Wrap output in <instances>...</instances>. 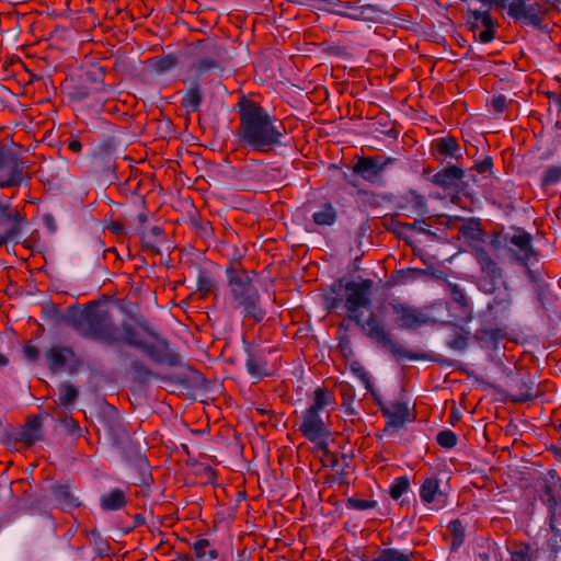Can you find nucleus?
Here are the masks:
<instances>
[{
    "instance_id": "nucleus-1",
    "label": "nucleus",
    "mask_w": 561,
    "mask_h": 561,
    "mask_svg": "<svg viewBox=\"0 0 561 561\" xmlns=\"http://www.w3.org/2000/svg\"><path fill=\"white\" fill-rule=\"evenodd\" d=\"M69 323L83 337L107 345L125 344L141 351L157 365L175 367L181 364L180 355L148 320L123 321L117 327L108 309L98 301H91L71 312Z\"/></svg>"
},
{
    "instance_id": "nucleus-2",
    "label": "nucleus",
    "mask_w": 561,
    "mask_h": 561,
    "mask_svg": "<svg viewBox=\"0 0 561 561\" xmlns=\"http://www.w3.org/2000/svg\"><path fill=\"white\" fill-rule=\"evenodd\" d=\"M374 285L370 278H360L358 282L335 279L330 287L331 295L325 297V306L330 312L344 310L346 318L360 327L370 340L386 346L383 304L370 309Z\"/></svg>"
},
{
    "instance_id": "nucleus-3",
    "label": "nucleus",
    "mask_w": 561,
    "mask_h": 561,
    "mask_svg": "<svg viewBox=\"0 0 561 561\" xmlns=\"http://www.w3.org/2000/svg\"><path fill=\"white\" fill-rule=\"evenodd\" d=\"M239 125L236 137L241 148L268 154L283 147L284 123L272 116L259 102L242 95L237 105Z\"/></svg>"
},
{
    "instance_id": "nucleus-4",
    "label": "nucleus",
    "mask_w": 561,
    "mask_h": 561,
    "mask_svg": "<svg viewBox=\"0 0 561 561\" xmlns=\"http://www.w3.org/2000/svg\"><path fill=\"white\" fill-rule=\"evenodd\" d=\"M335 404L334 393L327 388L318 387L313 391L312 403L301 412L298 430L317 448H324L328 445L331 430L327 420L330 417L329 409H333Z\"/></svg>"
},
{
    "instance_id": "nucleus-5",
    "label": "nucleus",
    "mask_w": 561,
    "mask_h": 561,
    "mask_svg": "<svg viewBox=\"0 0 561 561\" xmlns=\"http://www.w3.org/2000/svg\"><path fill=\"white\" fill-rule=\"evenodd\" d=\"M228 286L232 299V307L239 309L244 319L261 322L266 312L261 305V296L253 285L248 271L240 262L231 261L226 268Z\"/></svg>"
},
{
    "instance_id": "nucleus-6",
    "label": "nucleus",
    "mask_w": 561,
    "mask_h": 561,
    "mask_svg": "<svg viewBox=\"0 0 561 561\" xmlns=\"http://www.w3.org/2000/svg\"><path fill=\"white\" fill-rule=\"evenodd\" d=\"M488 8L505 11L506 15L515 22L539 28L542 15L546 14L558 0H541L529 3L527 0H478Z\"/></svg>"
},
{
    "instance_id": "nucleus-7",
    "label": "nucleus",
    "mask_w": 561,
    "mask_h": 561,
    "mask_svg": "<svg viewBox=\"0 0 561 561\" xmlns=\"http://www.w3.org/2000/svg\"><path fill=\"white\" fill-rule=\"evenodd\" d=\"M193 62L190 70L196 79L209 76L216 70L222 69L227 58V49L216 39L204 38L191 44Z\"/></svg>"
},
{
    "instance_id": "nucleus-8",
    "label": "nucleus",
    "mask_w": 561,
    "mask_h": 561,
    "mask_svg": "<svg viewBox=\"0 0 561 561\" xmlns=\"http://www.w3.org/2000/svg\"><path fill=\"white\" fill-rule=\"evenodd\" d=\"M415 419V408L409 399L401 397L399 400L392 401L388 405V435L398 433Z\"/></svg>"
},
{
    "instance_id": "nucleus-9",
    "label": "nucleus",
    "mask_w": 561,
    "mask_h": 561,
    "mask_svg": "<svg viewBox=\"0 0 561 561\" xmlns=\"http://www.w3.org/2000/svg\"><path fill=\"white\" fill-rule=\"evenodd\" d=\"M474 255L482 273L481 289L486 294H494L497 283L502 280L501 268L484 249H476Z\"/></svg>"
},
{
    "instance_id": "nucleus-10",
    "label": "nucleus",
    "mask_w": 561,
    "mask_h": 561,
    "mask_svg": "<svg viewBox=\"0 0 561 561\" xmlns=\"http://www.w3.org/2000/svg\"><path fill=\"white\" fill-rule=\"evenodd\" d=\"M23 162L10 150L0 148V188L20 186L23 182Z\"/></svg>"
},
{
    "instance_id": "nucleus-11",
    "label": "nucleus",
    "mask_w": 561,
    "mask_h": 561,
    "mask_svg": "<svg viewBox=\"0 0 561 561\" xmlns=\"http://www.w3.org/2000/svg\"><path fill=\"white\" fill-rule=\"evenodd\" d=\"M356 162L353 165V173L369 183H379L386 168V158L376 154L373 157L355 156Z\"/></svg>"
},
{
    "instance_id": "nucleus-12",
    "label": "nucleus",
    "mask_w": 561,
    "mask_h": 561,
    "mask_svg": "<svg viewBox=\"0 0 561 561\" xmlns=\"http://www.w3.org/2000/svg\"><path fill=\"white\" fill-rule=\"evenodd\" d=\"M244 352L247 354V371L252 378L262 380L273 375V370L270 368L266 359L267 350H262L251 343L244 342ZM271 352L272 351L268 350V353Z\"/></svg>"
},
{
    "instance_id": "nucleus-13",
    "label": "nucleus",
    "mask_w": 561,
    "mask_h": 561,
    "mask_svg": "<svg viewBox=\"0 0 561 561\" xmlns=\"http://www.w3.org/2000/svg\"><path fill=\"white\" fill-rule=\"evenodd\" d=\"M490 9L488 10H479V9H468V23L470 25L471 31L477 32L482 28L479 33V41L481 43H490L495 37V23L490 13Z\"/></svg>"
},
{
    "instance_id": "nucleus-14",
    "label": "nucleus",
    "mask_w": 561,
    "mask_h": 561,
    "mask_svg": "<svg viewBox=\"0 0 561 561\" xmlns=\"http://www.w3.org/2000/svg\"><path fill=\"white\" fill-rule=\"evenodd\" d=\"M65 90L69 100L72 102L92 100L98 104H104L107 100L98 92V89L85 84L80 79H78L77 81L71 79L69 82L66 83Z\"/></svg>"
},
{
    "instance_id": "nucleus-15",
    "label": "nucleus",
    "mask_w": 561,
    "mask_h": 561,
    "mask_svg": "<svg viewBox=\"0 0 561 561\" xmlns=\"http://www.w3.org/2000/svg\"><path fill=\"white\" fill-rule=\"evenodd\" d=\"M507 242L517 249L516 259L526 264L536 252L533 247V236L523 230L517 229L516 232L506 238Z\"/></svg>"
},
{
    "instance_id": "nucleus-16",
    "label": "nucleus",
    "mask_w": 561,
    "mask_h": 561,
    "mask_svg": "<svg viewBox=\"0 0 561 561\" xmlns=\"http://www.w3.org/2000/svg\"><path fill=\"white\" fill-rule=\"evenodd\" d=\"M510 391L514 402H526L537 397L535 381L529 376L514 378Z\"/></svg>"
},
{
    "instance_id": "nucleus-17",
    "label": "nucleus",
    "mask_w": 561,
    "mask_h": 561,
    "mask_svg": "<svg viewBox=\"0 0 561 561\" xmlns=\"http://www.w3.org/2000/svg\"><path fill=\"white\" fill-rule=\"evenodd\" d=\"M394 322L402 329H415L425 322L423 316L414 308L404 305H392Z\"/></svg>"
},
{
    "instance_id": "nucleus-18",
    "label": "nucleus",
    "mask_w": 561,
    "mask_h": 561,
    "mask_svg": "<svg viewBox=\"0 0 561 561\" xmlns=\"http://www.w3.org/2000/svg\"><path fill=\"white\" fill-rule=\"evenodd\" d=\"M79 79L85 84L98 89V92L106 99L114 91L112 84H106L104 82L105 70L103 67L93 66L80 76Z\"/></svg>"
},
{
    "instance_id": "nucleus-19",
    "label": "nucleus",
    "mask_w": 561,
    "mask_h": 561,
    "mask_svg": "<svg viewBox=\"0 0 561 561\" xmlns=\"http://www.w3.org/2000/svg\"><path fill=\"white\" fill-rule=\"evenodd\" d=\"M72 355L73 351L71 348L55 345L47 350L45 357L50 371L59 373L66 367L68 358Z\"/></svg>"
},
{
    "instance_id": "nucleus-20",
    "label": "nucleus",
    "mask_w": 561,
    "mask_h": 561,
    "mask_svg": "<svg viewBox=\"0 0 561 561\" xmlns=\"http://www.w3.org/2000/svg\"><path fill=\"white\" fill-rule=\"evenodd\" d=\"M42 423L43 420L38 415L30 417L22 427L18 440L23 443L27 448L32 447L36 442L42 439Z\"/></svg>"
},
{
    "instance_id": "nucleus-21",
    "label": "nucleus",
    "mask_w": 561,
    "mask_h": 561,
    "mask_svg": "<svg viewBox=\"0 0 561 561\" xmlns=\"http://www.w3.org/2000/svg\"><path fill=\"white\" fill-rule=\"evenodd\" d=\"M465 172L462 169L450 165L433 176V183L443 188H450L458 184L462 180Z\"/></svg>"
},
{
    "instance_id": "nucleus-22",
    "label": "nucleus",
    "mask_w": 561,
    "mask_h": 561,
    "mask_svg": "<svg viewBox=\"0 0 561 561\" xmlns=\"http://www.w3.org/2000/svg\"><path fill=\"white\" fill-rule=\"evenodd\" d=\"M204 93L198 82H194L181 99V107L186 113H195L201 108Z\"/></svg>"
},
{
    "instance_id": "nucleus-23",
    "label": "nucleus",
    "mask_w": 561,
    "mask_h": 561,
    "mask_svg": "<svg viewBox=\"0 0 561 561\" xmlns=\"http://www.w3.org/2000/svg\"><path fill=\"white\" fill-rule=\"evenodd\" d=\"M447 288L449 290V294L453 298V300L459 306L461 314L459 318L462 321H470L471 320V305L467 296L465 295L462 288L455 283H448Z\"/></svg>"
},
{
    "instance_id": "nucleus-24",
    "label": "nucleus",
    "mask_w": 561,
    "mask_h": 561,
    "mask_svg": "<svg viewBox=\"0 0 561 561\" xmlns=\"http://www.w3.org/2000/svg\"><path fill=\"white\" fill-rule=\"evenodd\" d=\"M51 494L64 510H71L80 506V502L75 496L68 484L53 485Z\"/></svg>"
},
{
    "instance_id": "nucleus-25",
    "label": "nucleus",
    "mask_w": 561,
    "mask_h": 561,
    "mask_svg": "<svg viewBox=\"0 0 561 561\" xmlns=\"http://www.w3.org/2000/svg\"><path fill=\"white\" fill-rule=\"evenodd\" d=\"M433 149L443 157L458 159L461 157L458 141L455 137L446 136L437 138L432 144Z\"/></svg>"
},
{
    "instance_id": "nucleus-26",
    "label": "nucleus",
    "mask_w": 561,
    "mask_h": 561,
    "mask_svg": "<svg viewBox=\"0 0 561 561\" xmlns=\"http://www.w3.org/2000/svg\"><path fill=\"white\" fill-rule=\"evenodd\" d=\"M323 453L324 461L330 466L336 473H340L341 476L347 474V470L350 469V461L351 458H348L345 454H342L339 456L335 453H332L329 450L328 445H325L324 448H318Z\"/></svg>"
},
{
    "instance_id": "nucleus-27",
    "label": "nucleus",
    "mask_w": 561,
    "mask_h": 561,
    "mask_svg": "<svg viewBox=\"0 0 561 561\" xmlns=\"http://www.w3.org/2000/svg\"><path fill=\"white\" fill-rule=\"evenodd\" d=\"M126 503V495L121 489H115L101 497V507L106 512L121 510Z\"/></svg>"
},
{
    "instance_id": "nucleus-28",
    "label": "nucleus",
    "mask_w": 561,
    "mask_h": 561,
    "mask_svg": "<svg viewBox=\"0 0 561 561\" xmlns=\"http://www.w3.org/2000/svg\"><path fill=\"white\" fill-rule=\"evenodd\" d=\"M337 219V213L330 203L322 204L312 215V220L318 226H332Z\"/></svg>"
},
{
    "instance_id": "nucleus-29",
    "label": "nucleus",
    "mask_w": 561,
    "mask_h": 561,
    "mask_svg": "<svg viewBox=\"0 0 561 561\" xmlns=\"http://www.w3.org/2000/svg\"><path fill=\"white\" fill-rule=\"evenodd\" d=\"M216 279L206 268L199 267L197 274V293L202 299L206 298L216 288Z\"/></svg>"
},
{
    "instance_id": "nucleus-30",
    "label": "nucleus",
    "mask_w": 561,
    "mask_h": 561,
    "mask_svg": "<svg viewBox=\"0 0 561 561\" xmlns=\"http://www.w3.org/2000/svg\"><path fill=\"white\" fill-rule=\"evenodd\" d=\"M336 390L339 391L342 399V408L344 412L348 415H354L355 410L353 408V401L355 399V389L354 387L345 381L336 383Z\"/></svg>"
},
{
    "instance_id": "nucleus-31",
    "label": "nucleus",
    "mask_w": 561,
    "mask_h": 561,
    "mask_svg": "<svg viewBox=\"0 0 561 561\" xmlns=\"http://www.w3.org/2000/svg\"><path fill=\"white\" fill-rule=\"evenodd\" d=\"M539 550L529 543H518L511 551L510 561H537Z\"/></svg>"
},
{
    "instance_id": "nucleus-32",
    "label": "nucleus",
    "mask_w": 561,
    "mask_h": 561,
    "mask_svg": "<svg viewBox=\"0 0 561 561\" xmlns=\"http://www.w3.org/2000/svg\"><path fill=\"white\" fill-rule=\"evenodd\" d=\"M129 373L139 383H147L150 378L157 375L139 358H134L129 364Z\"/></svg>"
},
{
    "instance_id": "nucleus-33",
    "label": "nucleus",
    "mask_w": 561,
    "mask_h": 561,
    "mask_svg": "<svg viewBox=\"0 0 561 561\" xmlns=\"http://www.w3.org/2000/svg\"><path fill=\"white\" fill-rule=\"evenodd\" d=\"M164 231L160 226H153L148 231L142 229L139 230V236L142 241V245L153 252H159L157 243L162 238Z\"/></svg>"
},
{
    "instance_id": "nucleus-34",
    "label": "nucleus",
    "mask_w": 561,
    "mask_h": 561,
    "mask_svg": "<svg viewBox=\"0 0 561 561\" xmlns=\"http://www.w3.org/2000/svg\"><path fill=\"white\" fill-rule=\"evenodd\" d=\"M79 396L78 389L68 381H62L58 386L57 404L60 407H68L72 404Z\"/></svg>"
},
{
    "instance_id": "nucleus-35",
    "label": "nucleus",
    "mask_w": 561,
    "mask_h": 561,
    "mask_svg": "<svg viewBox=\"0 0 561 561\" xmlns=\"http://www.w3.org/2000/svg\"><path fill=\"white\" fill-rule=\"evenodd\" d=\"M357 374L363 383L365 385L366 390L371 394L374 401L378 405L382 415L386 416V402L382 400L381 394L374 389L368 373L364 368H359L357 369Z\"/></svg>"
},
{
    "instance_id": "nucleus-36",
    "label": "nucleus",
    "mask_w": 561,
    "mask_h": 561,
    "mask_svg": "<svg viewBox=\"0 0 561 561\" xmlns=\"http://www.w3.org/2000/svg\"><path fill=\"white\" fill-rule=\"evenodd\" d=\"M438 491V480L435 478L426 479L420 489V497L424 503H433L436 499Z\"/></svg>"
},
{
    "instance_id": "nucleus-37",
    "label": "nucleus",
    "mask_w": 561,
    "mask_h": 561,
    "mask_svg": "<svg viewBox=\"0 0 561 561\" xmlns=\"http://www.w3.org/2000/svg\"><path fill=\"white\" fill-rule=\"evenodd\" d=\"M447 528L450 535L453 536L451 549H459L460 546L463 543L466 537V530L462 522L459 519L451 520L448 524Z\"/></svg>"
},
{
    "instance_id": "nucleus-38",
    "label": "nucleus",
    "mask_w": 561,
    "mask_h": 561,
    "mask_svg": "<svg viewBox=\"0 0 561 561\" xmlns=\"http://www.w3.org/2000/svg\"><path fill=\"white\" fill-rule=\"evenodd\" d=\"M178 57L174 54L164 55L154 59L152 67L159 72H167L178 65Z\"/></svg>"
},
{
    "instance_id": "nucleus-39",
    "label": "nucleus",
    "mask_w": 561,
    "mask_h": 561,
    "mask_svg": "<svg viewBox=\"0 0 561 561\" xmlns=\"http://www.w3.org/2000/svg\"><path fill=\"white\" fill-rule=\"evenodd\" d=\"M357 10H358V13L355 14V16H357L364 21L376 22V21H379L383 14L382 10L378 9L376 5H373V4L362 5Z\"/></svg>"
},
{
    "instance_id": "nucleus-40",
    "label": "nucleus",
    "mask_w": 561,
    "mask_h": 561,
    "mask_svg": "<svg viewBox=\"0 0 561 561\" xmlns=\"http://www.w3.org/2000/svg\"><path fill=\"white\" fill-rule=\"evenodd\" d=\"M410 488V479L408 476H401L396 478L392 484L390 485L389 495L393 500H398Z\"/></svg>"
},
{
    "instance_id": "nucleus-41",
    "label": "nucleus",
    "mask_w": 561,
    "mask_h": 561,
    "mask_svg": "<svg viewBox=\"0 0 561 561\" xmlns=\"http://www.w3.org/2000/svg\"><path fill=\"white\" fill-rule=\"evenodd\" d=\"M561 181V165H549L541 174L542 186H551Z\"/></svg>"
},
{
    "instance_id": "nucleus-42",
    "label": "nucleus",
    "mask_w": 561,
    "mask_h": 561,
    "mask_svg": "<svg viewBox=\"0 0 561 561\" xmlns=\"http://www.w3.org/2000/svg\"><path fill=\"white\" fill-rule=\"evenodd\" d=\"M436 440L444 448H453L457 444V435L450 430H445L437 434Z\"/></svg>"
},
{
    "instance_id": "nucleus-43",
    "label": "nucleus",
    "mask_w": 561,
    "mask_h": 561,
    "mask_svg": "<svg viewBox=\"0 0 561 561\" xmlns=\"http://www.w3.org/2000/svg\"><path fill=\"white\" fill-rule=\"evenodd\" d=\"M210 547H211V542L208 539H206L202 536L197 537V540L192 546V549L195 552V557H196L197 561H201L206 557L207 549Z\"/></svg>"
},
{
    "instance_id": "nucleus-44",
    "label": "nucleus",
    "mask_w": 561,
    "mask_h": 561,
    "mask_svg": "<svg viewBox=\"0 0 561 561\" xmlns=\"http://www.w3.org/2000/svg\"><path fill=\"white\" fill-rule=\"evenodd\" d=\"M346 505L348 508L365 511V510L374 508L377 505V502L374 500L350 497L346 501Z\"/></svg>"
},
{
    "instance_id": "nucleus-45",
    "label": "nucleus",
    "mask_w": 561,
    "mask_h": 561,
    "mask_svg": "<svg viewBox=\"0 0 561 561\" xmlns=\"http://www.w3.org/2000/svg\"><path fill=\"white\" fill-rule=\"evenodd\" d=\"M413 275L412 270H399L388 278V286L405 284Z\"/></svg>"
},
{
    "instance_id": "nucleus-46",
    "label": "nucleus",
    "mask_w": 561,
    "mask_h": 561,
    "mask_svg": "<svg viewBox=\"0 0 561 561\" xmlns=\"http://www.w3.org/2000/svg\"><path fill=\"white\" fill-rule=\"evenodd\" d=\"M388 350L399 359H416L417 358L415 355H412L410 352H408L402 346L391 343L389 340H388Z\"/></svg>"
},
{
    "instance_id": "nucleus-47",
    "label": "nucleus",
    "mask_w": 561,
    "mask_h": 561,
    "mask_svg": "<svg viewBox=\"0 0 561 561\" xmlns=\"http://www.w3.org/2000/svg\"><path fill=\"white\" fill-rule=\"evenodd\" d=\"M23 353L26 359L31 363H36L39 359L41 352L37 346L31 342H26L23 346Z\"/></svg>"
},
{
    "instance_id": "nucleus-48",
    "label": "nucleus",
    "mask_w": 561,
    "mask_h": 561,
    "mask_svg": "<svg viewBox=\"0 0 561 561\" xmlns=\"http://www.w3.org/2000/svg\"><path fill=\"white\" fill-rule=\"evenodd\" d=\"M337 348L345 358H348L353 355L351 341L347 335H342L339 337Z\"/></svg>"
},
{
    "instance_id": "nucleus-49",
    "label": "nucleus",
    "mask_w": 561,
    "mask_h": 561,
    "mask_svg": "<svg viewBox=\"0 0 561 561\" xmlns=\"http://www.w3.org/2000/svg\"><path fill=\"white\" fill-rule=\"evenodd\" d=\"M491 105L496 113H503L507 107V99L503 94L492 98Z\"/></svg>"
},
{
    "instance_id": "nucleus-50",
    "label": "nucleus",
    "mask_w": 561,
    "mask_h": 561,
    "mask_svg": "<svg viewBox=\"0 0 561 561\" xmlns=\"http://www.w3.org/2000/svg\"><path fill=\"white\" fill-rule=\"evenodd\" d=\"M388 561H411L410 553L388 548Z\"/></svg>"
},
{
    "instance_id": "nucleus-51",
    "label": "nucleus",
    "mask_w": 561,
    "mask_h": 561,
    "mask_svg": "<svg viewBox=\"0 0 561 561\" xmlns=\"http://www.w3.org/2000/svg\"><path fill=\"white\" fill-rule=\"evenodd\" d=\"M107 230L112 232L113 234L121 237L126 233L125 226L119 220H113L106 226Z\"/></svg>"
},
{
    "instance_id": "nucleus-52",
    "label": "nucleus",
    "mask_w": 561,
    "mask_h": 561,
    "mask_svg": "<svg viewBox=\"0 0 561 561\" xmlns=\"http://www.w3.org/2000/svg\"><path fill=\"white\" fill-rule=\"evenodd\" d=\"M493 161L490 157L484 158L480 162L476 163V170L479 173H486L492 170Z\"/></svg>"
},
{
    "instance_id": "nucleus-53",
    "label": "nucleus",
    "mask_w": 561,
    "mask_h": 561,
    "mask_svg": "<svg viewBox=\"0 0 561 561\" xmlns=\"http://www.w3.org/2000/svg\"><path fill=\"white\" fill-rule=\"evenodd\" d=\"M20 229L18 227H14L5 233L0 234V247L4 245L9 240L13 239L16 233H19Z\"/></svg>"
},
{
    "instance_id": "nucleus-54",
    "label": "nucleus",
    "mask_w": 561,
    "mask_h": 561,
    "mask_svg": "<svg viewBox=\"0 0 561 561\" xmlns=\"http://www.w3.org/2000/svg\"><path fill=\"white\" fill-rule=\"evenodd\" d=\"M68 149L75 153H78L82 149V144L78 138H70L67 145Z\"/></svg>"
},
{
    "instance_id": "nucleus-55",
    "label": "nucleus",
    "mask_w": 561,
    "mask_h": 561,
    "mask_svg": "<svg viewBox=\"0 0 561 561\" xmlns=\"http://www.w3.org/2000/svg\"><path fill=\"white\" fill-rule=\"evenodd\" d=\"M250 558L251 552L244 548L238 551L236 561H250Z\"/></svg>"
},
{
    "instance_id": "nucleus-56",
    "label": "nucleus",
    "mask_w": 561,
    "mask_h": 561,
    "mask_svg": "<svg viewBox=\"0 0 561 561\" xmlns=\"http://www.w3.org/2000/svg\"><path fill=\"white\" fill-rule=\"evenodd\" d=\"M146 524V518L141 514L134 515V527H140Z\"/></svg>"
},
{
    "instance_id": "nucleus-57",
    "label": "nucleus",
    "mask_w": 561,
    "mask_h": 561,
    "mask_svg": "<svg viewBox=\"0 0 561 561\" xmlns=\"http://www.w3.org/2000/svg\"><path fill=\"white\" fill-rule=\"evenodd\" d=\"M206 556H208L210 560H215L219 557V552L216 548L211 546L210 548L207 549Z\"/></svg>"
},
{
    "instance_id": "nucleus-58",
    "label": "nucleus",
    "mask_w": 561,
    "mask_h": 561,
    "mask_svg": "<svg viewBox=\"0 0 561 561\" xmlns=\"http://www.w3.org/2000/svg\"><path fill=\"white\" fill-rule=\"evenodd\" d=\"M385 458H383V454H382V450H380L378 454H376L371 460L373 463L375 465H379L381 462H383Z\"/></svg>"
},
{
    "instance_id": "nucleus-59",
    "label": "nucleus",
    "mask_w": 561,
    "mask_h": 561,
    "mask_svg": "<svg viewBox=\"0 0 561 561\" xmlns=\"http://www.w3.org/2000/svg\"><path fill=\"white\" fill-rule=\"evenodd\" d=\"M5 217L8 220L12 221H22L24 219L23 217L20 216L18 211H15L14 214H8Z\"/></svg>"
},
{
    "instance_id": "nucleus-60",
    "label": "nucleus",
    "mask_w": 561,
    "mask_h": 561,
    "mask_svg": "<svg viewBox=\"0 0 561 561\" xmlns=\"http://www.w3.org/2000/svg\"><path fill=\"white\" fill-rule=\"evenodd\" d=\"M137 220H138L140 227H142L147 222V220H148L147 214L146 213L138 214Z\"/></svg>"
},
{
    "instance_id": "nucleus-61",
    "label": "nucleus",
    "mask_w": 561,
    "mask_h": 561,
    "mask_svg": "<svg viewBox=\"0 0 561 561\" xmlns=\"http://www.w3.org/2000/svg\"><path fill=\"white\" fill-rule=\"evenodd\" d=\"M9 363L8 358L5 355H3L1 352H0V367H3V366H7Z\"/></svg>"
},
{
    "instance_id": "nucleus-62",
    "label": "nucleus",
    "mask_w": 561,
    "mask_h": 561,
    "mask_svg": "<svg viewBox=\"0 0 561 561\" xmlns=\"http://www.w3.org/2000/svg\"><path fill=\"white\" fill-rule=\"evenodd\" d=\"M205 470H206L207 474L209 476V478L216 477V471L211 467H206Z\"/></svg>"
},
{
    "instance_id": "nucleus-63",
    "label": "nucleus",
    "mask_w": 561,
    "mask_h": 561,
    "mask_svg": "<svg viewBox=\"0 0 561 561\" xmlns=\"http://www.w3.org/2000/svg\"><path fill=\"white\" fill-rule=\"evenodd\" d=\"M508 302H510L508 293H505V297L497 301V304H508Z\"/></svg>"
},
{
    "instance_id": "nucleus-64",
    "label": "nucleus",
    "mask_w": 561,
    "mask_h": 561,
    "mask_svg": "<svg viewBox=\"0 0 561 561\" xmlns=\"http://www.w3.org/2000/svg\"><path fill=\"white\" fill-rule=\"evenodd\" d=\"M398 131L394 130L393 128H391L390 130H388V137H393V138H397L398 137Z\"/></svg>"
}]
</instances>
